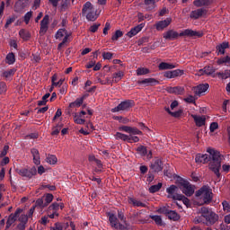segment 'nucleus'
<instances>
[{
    "mask_svg": "<svg viewBox=\"0 0 230 230\" xmlns=\"http://www.w3.org/2000/svg\"><path fill=\"white\" fill-rule=\"evenodd\" d=\"M179 184L182 186V193L186 195V197H191L193 193H195V190H193V187H191V184H190V181H186L182 178H179Z\"/></svg>",
    "mask_w": 230,
    "mask_h": 230,
    "instance_id": "nucleus-8",
    "label": "nucleus"
},
{
    "mask_svg": "<svg viewBox=\"0 0 230 230\" xmlns=\"http://www.w3.org/2000/svg\"><path fill=\"white\" fill-rule=\"evenodd\" d=\"M196 197H202L204 204H211L213 192L208 186H203L196 191Z\"/></svg>",
    "mask_w": 230,
    "mask_h": 230,
    "instance_id": "nucleus-3",
    "label": "nucleus"
},
{
    "mask_svg": "<svg viewBox=\"0 0 230 230\" xmlns=\"http://www.w3.org/2000/svg\"><path fill=\"white\" fill-rule=\"evenodd\" d=\"M49 96H51V94L48 93L41 98V101H38L39 107H42V105H46L48 103V98H49Z\"/></svg>",
    "mask_w": 230,
    "mask_h": 230,
    "instance_id": "nucleus-45",
    "label": "nucleus"
},
{
    "mask_svg": "<svg viewBox=\"0 0 230 230\" xmlns=\"http://www.w3.org/2000/svg\"><path fill=\"white\" fill-rule=\"evenodd\" d=\"M50 230H64V226L61 225V223H55L54 226L50 227Z\"/></svg>",
    "mask_w": 230,
    "mask_h": 230,
    "instance_id": "nucleus-63",
    "label": "nucleus"
},
{
    "mask_svg": "<svg viewBox=\"0 0 230 230\" xmlns=\"http://www.w3.org/2000/svg\"><path fill=\"white\" fill-rule=\"evenodd\" d=\"M8 150H10V146L5 145L0 154V157H5L6 154H8Z\"/></svg>",
    "mask_w": 230,
    "mask_h": 230,
    "instance_id": "nucleus-62",
    "label": "nucleus"
},
{
    "mask_svg": "<svg viewBox=\"0 0 230 230\" xmlns=\"http://www.w3.org/2000/svg\"><path fill=\"white\" fill-rule=\"evenodd\" d=\"M64 35H67V31L66 29H59L58 30L57 33H56V39H62V37H64Z\"/></svg>",
    "mask_w": 230,
    "mask_h": 230,
    "instance_id": "nucleus-51",
    "label": "nucleus"
},
{
    "mask_svg": "<svg viewBox=\"0 0 230 230\" xmlns=\"http://www.w3.org/2000/svg\"><path fill=\"white\" fill-rule=\"evenodd\" d=\"M179 188L176 185H171L166 189L168 193L167 199H172V200H181L184 195L177 193Z\"/></svg>",
    "mask_w": 230,
    "mask_h": 230,
    "instance_id": "nucleus-6",
    "label": "nucleus"
},
{
    "mask_svg": "<svg viewBox=\"0 0 230 230\" xmlns=\"http://www.w3.org/2000/svg\"><path fill=\"white\" fill-rule=\"evenodd\" d=\"M191 118H193L196 127H204L206 125L205 116L191 115Z\"/></svg>",
    "mask_w": 230,
    "mask_h": 230,
    "instance_id": "nucleus-22",
    "label": "nucleus"
},
{
    "mask_svg": "<svg viewBox=\"0 0 230 230\" xmlns=\"http://www.w3.org/2000/svg\"><path fill=\"white\" fill-rule=\"evenodd\" d=\"M86 19L87 21H92V22H94L96 19H98V17L96 16V13H94L93 9L88 12V13L86 14Z\"/></svg>",
    "mask_w": 230,
    "mask_h": 230,
    "instance_id": "nucleus-46",
    "label": "nucleus"
},
{
    "mask_svg": "<svg viewBox=\"0 0 230 230\" xmlns=\"http://www.w3.org/2000/svg\"><path fill=\"white\" fill-rule=\"evenodd\" d=\"M229 49V42L224 41L216 47V53L218 56L226 55V50Z\"/></svg>",
    "mask_w": 230,
    "mask_h": 230,
    "instance_id": "nucleus-16",
    "label": "nucleus"
},
{
    "mask_svg": "<svg viewBox=\"0 0 230 230\" xmlns=\"http://www.w3.org/2000/svg\"><path fill=\"white\" fill-rule=\"evenodd\" d=\"M158 69L160 71H164L166 69H175V65L167 62H162L159 64Z\"/></svg>",
    "mask_w": 230,
    "mask_h": 230,
    "instance_id": "nucleus-27",
    "label": "nucleus"
},
{
    "mask_svg": "<svg viewBox=\"0 0 230 230\" xmlns=\"http://www.w3.org/2000/svg\"><path fill=\"white\" fill-rule=\"evenodd\" d=\"M15 19H17V16H15V15H13L9 19H7V21L4 24L5 30L9 28L10 24H12L13 22H15Z\"/></svg>",
    "mask_w": 230,
    "mask_h": 230,
    "instance_id": "nucleus-55",
    "label": "nucleus"
},
{
    "mask_svg": "<svg viewBox=\"0 0 230 230\" xmlns=\"http://www.w3.org/2000/svg\"><path fill=\"white\" fill-rule=\"evenodd\" d=\"M167 92L171 94H182V93H184V88L181 86L168 87Z\"/></svg>",
    "mask_w": 230,
    "mask_h": 230,
    "instance_id": "nucleus-26",
    "label": "nucleus"
},
{
    "mask_svg": "<svg viewBox=\"0 0 230 230\" xmlns=\"http://www.w3.org/2000/svg\"><path fill=\"white\" fill-rule=\"evenodd\" d=\"M217 69L213 67V66H206L204 68L200 69L201 73H205L207 76H211Z\"/></svg>",
    "mask_w": 230,
    "mask_h": 230,
    "instance_id": "nucleus-28",
    "label": "nucleus"
},
{
    "mask_svg": "<svg viewBox=\"0 0 230 230\" xmlns=\"http://www.w3.org/2000/svg\"><path fill=\"white\" fill-rule=\"evenodd\" d=\"M123 76H125V74L123 73V71H119L117 73H114L112 75L113 82L115 84H118V82H119V80H121V78H123Z\"/></svg>",
    "mask_w": 230,
    "mask_h": 230,
    "instance_id": "nucleus-38",
    "label": "nucleus"
},
{
    "mask_svg": "<svg viewBox=\"0 0 230 230\" xmlns=\"http://www.w3.org/2000/svg\"><path fill=\"white\" fill-rule=\"evenodd\" d=\"M138 85H146V87L148 86H154V85H159V81L155 78H146L144 80H138L137 81Z\"/></svg>",
    "mask_w": 230,
    "mask_h": 230,
    "instance_id": "nucleus-14",
    "label": "nucleus"
},
{
    "mask_svg": "<svg viewBox=\"0 0 230 230\" xmlns=\"http://www.w3.org/2000/svg\"><path fill=\"white\" fill-rule=\"evenodd\" d=\"M31 154L32 155L34 164L39 166V164H40V154L39 153V150L37 148H32Z\"/></svg>",
    "mask_w": 230,
    "mask_h": 230,
    "instance_id": "nucleus-24",
    "label": "nucleus"
},
{
    "mask_svg": "<svg viewBox=\"0 0 230 230\" xmlns=\"http://www.w3.org/2000/svg\"><path fill=\"white\" fill-rule=\"evenodd\" d=\"M152 220H154L157 226H163V218H161V216H153Z\"/></svg>",
    "mask_w": 230,
    "mask_h": 230,
    "instance_id": "nucleus-57",
    "label": "nucleus"
},
{
    "mask_svg": "<svg viewBox=\"0 0 230 230\" xmlns=\"http://www.w3.org/2000/svg\"><path fill=\"white\" fill-rule=\"evenodd\" d=\"M6 89H7L6 83L0 82V94H4V93L6 92Z\"/></svg>",
    "mask_w": 230,
    "mask_h": 230,
    "instance_id": "nucleus-64",
    "label": "nucleus"
},
{
    "mask_svg": "<svg viewBox=\"0 0 230 230\" xmlns=\"http://www.w3.org/2000/svg\"><path fill=\"white\" fill-rule=\"evenodd\" d=\"M182 75H184V70L176 69L164 72V76H165V78H175L177 76H182Z\"/></svg>",
    "mask_w": 230,
    "mask_h": 230,
    "instance_id": "nucleus-17",
    "label": "nucleus"
},
{
    "mask_svg": "<svg viewBox=\"0 0 230 230\" xmlns=\"http://www.w3.org/2000/svg\"><path fill=\"white\" fill-rule=\"evenodd\" d=\"M172 24V18H166L165 20L159 21L155 23L157 31H163L164 28H168Z\"/></svg>",
    "mask_w": 230,
    "mask_h": 230,
    "instance_id": "nucleus-13",
    "label": "nucleus"
},
{
    "mask_svg": "<svg viewBox=\"0 0 230 230\" xmlns=\"http://www.w3.org/2000/svg\"><path fill=\"white\" fill-rule=\"evenodd\" d=\"M120 37H123V31L117 30L115 33L111 36V40H118V39H120Z\"/></svg>",
    "mask_w": 230,
    "mask_h": 230,
    "instance_id": "nucleus-53",
    "label": "nucleus"
},
{
    "mask_svg": "<svg viewBox=\"0 0 230 230\" xmlns=\"http://www.w3.org/2000/svg\"><path fill=\"white\" fill-rule=\"evenodd\" d=\"M34 208H39L40 209H44V208H47L46 203L44 201V197L39 198L35 201V206Z\"/></svg>",
    "mask_w": 230,
    "mask_h": 230,
    "instance_id": "nucleus-33",
    "label": "nucleus"
},
{
    "mask_svg": "<svg viewBox=\"0 0 230 230\" xmlns=\"http://www.w3.org/2000/svg\"><path fill=\"white\" fill-rule=\"evenodd\" d=\"M203 35L204 33L191 29H186L180 33L174 30H169L164 33V39L165 40H177L179 37H198V39H200Z\"/></svg>",
    "mask_w": 230,
    "mask_h": 230,
    "instance_id": "nucleus-2",
    "label": "nucleus"
},
{
    "mask_svg": "<svg viewBox=\"0 0 230 230\" xmlns=\"http://www.w3.org/2000/svg\"><path fill=\"white\" fill-rule=\"evenodd\" d=\"M156 3H159V0H144V4L147 12H152L155 8Z\"/></svg>",
    "mask_w": 230,
    "mask_h": 230,
    "instance_id": "nucleus-25",
    "label": "nucleus"
},
{
    "mask_svg": "<svg viewBox=\"0 0 230 230\" xmlns=\"http://www.w3.org/2000/svg\"><path fill=\"white\" fill-rule=\"evenodd\" d=\"M5 62L9 66H13V64H15V54H13V52L8 53L5 58Z\"/></svg>",
    "mask_w": 230,
    "mask_h": 230,
    "instance_id": "nucleus-31",
    "label": "nucleus"
},
{
    "mask_svg": "<svg viewBox=\"0 0 230 230\" xmlns=\"http://www.w3.org/2000/svg\"><path fill=\"white\" fill-rule=\"evenodd\" d=\"M150 73V69L146 67H138L137 69V76H143V75H148Z\"/></svg>",
    "mask_w": 230,
    "mask_h": 230,
    "instance_id": "nucleus-41",
    "label": "nucleus"
},
{
    "mask_svg": "<svg viewBox=\"0 0 230 230\" xmlns=\"http://www.w3.org/2000/svg\"><path fill=\"white\" fill-rule=\"evenodd\" d=\"M19 35L23 40H30V39L31 38V34H30V31H26L25 29L20 30Z\"/></svg>",
    "mask_w": 230,
    "mask_h": 230,
    "instance_id": "nucleus-30",
    "label": "nucleus"
},
{
    "mask_svg": "<svg viewBox=\"0 0 230 230\" xmlns=\"http://www.w3.org/2000/svg\"><path fill=\"white\" fill-rule=\"evenodd\" d=\"M48 24H49V15L46 14L40 22V35H46L49 28Z\"/></svg>",
    "mask_w": 230,
    "mask_h": 230,
    "instance_id": "nucleus-12",
    "label": "nucleus"
},
{
    "mask_svg": "<svg viewBox=\"0 0 230 230\" xmlns=\"http://www.w3.org/2000/svg\"><path fill=\"white\" fill-rule=\"evenodd\" d=\"M115 139H121V141H127L128 143V141H130V138H128V135H125L120 132H117L115 134Z\"/></svg>",
    "mask_w": 230,
    "mask_h": 230,
    "instance_id": "nucleus-39",
    "label": "nucleus"
},
{
    "mask_svg": "<svg viewBox=\"0 0 230 230\" xmlns=\"http://www.w3.org/2000/svg\"><path fill=\"white\" fill-rule=\"evenodd\" d=\"M199 211L205 215L206 226H213L218 222V215L208 208L203 207Z\"/></svg>",
    "mask_w": 230,
    "mask_h": 230,
    "instance_id": "nucleus-4",
    "label": "nucleus"
},
{
    "mask_svg": "<svg viewBox=\"0 0 230 230\" xmlns=\"http://www.w3.org/2000/svg\"><path fill=\"white\" fill-rule=\"evenodd\" d=\"M15 71H17L15 68L4 71L3 73V76H4V78H10V76H13L15 75Z\"/></svg>",
    "mask_w": 230,
    "mask_h": 230,
    "instance_id": "nucleus-52",
    "label": "nucleus"
},
{
    "mask_svg": "<svg viewBox=\"0 0 230 230\" xmlns=\"http://www.w3.org/2000/svg\"><path fill=\"white\" fill-rule=\"evenodd\" d=\"M154 179H155V175H154V172L149 171L148 173H147L146 181L149 182V183L153 182Z\"/></svg>",
    "mask_w": 230,
    "mask_h": 230,
    "instance_id": "nucleus-60",
    "label": "nucleus"
},
{
    "mask_svg": "<svg viewBox=\"0 0 230 230\" xmlns=\"http://www.w3.org/2000/svg\"><path fill=\"white\" fill-rule=\"evenodd\" d=\"M31 17H33V12L31 11H29L24 14L23 21L25 24H30V20L31 19Z\"/></svg>",
    "mask_w": 230,
    "mask_h": 230,
    "instance_id": "nucleus-49",
    "label": "nucleus"
},
{
    "mask_svg": "<svg viewBox=\"0 0 230 230\" xmlns=\"http://www.w3.org/2000/svg\"><path fill=\"white\" fill-rule=\"evenodd\" d=\"M128 204H132V206L134 208H146V203H143L142 201L137 200V199H135V198H132V197H129L128 199Z\"/></svg>",
    "mask_w": 230,
    "mask_h": 230,
    "instance_id": "nucleus-23",
    "label": "nucleus"
},
{
    "mask_svg": "<svg viewBox=\"0 0 230 230\" xmlns=\"http://www.w3.org/2000/svg\"><path fill=\"white\" fill-rule=\"evenodd\" d=\"M136 105V102H134V100H126L124 102H121L118 106L111 109V112H119L120 111H128L132 107Z\"/></svg>",
    "mask_w": 230,
    "mask_h": 230,
    "instance_id": "nucleus-5",
    "label": "nucleus"
},
{
    "mask_svg": "<svg viewBox=\"0 0 230 230\" xmlns=\"http://www.w3.org/2000/svg\"><path fill=\"white\" fill-rule=\"evenodd\" d=\"M26 6H28V0H18L14 4V12L19 13L22 12Z\"/></svg>",
    "mask_w": 230,
    "mask_h": 230,
    "instance_id": "nucleus-19",
    "label": "nucleus"
},
{
    "mask_svg": "<svg viewBox=\"0 0 230 230\" xmlns=\"http://www.w3.org/2000/svg\"><path fill=\"white\" fill-rule=\"evenodd\" d=\"M208 154H197L195 156V163L197 164H208L209 163V170L215 173L217 179H220V168H222V158L224 157L220 151L215 148L208 147Z\"/></svg>",
    "mask_w": 230,
    "mask_h": 230,
    "instance_id": "nucleus-1",
    "label": "nucleus"
},
{
    "mask_svg": "<svg viewBox=\"0 0 230 230\" xmlns=\"http://www.w3.org/2000/svg\"><path fill=\"white\" fill-rule=\"evenodd\" d=\"M44 199V202H45V206H49V204H51V202H53V194L51 193H47L45 196H43Z\"/></svg>",
    "mask_w": 230,
    "mask_h": 230,
    "instance_id": "nucleus-42",
    "label": "nucleus"
},
{
    "mask_svg": "<svg viewBox=\"0 0 230 230\" xmlns=\"http://www.w3.org/2000/svg\"><path fill=\"white\" fill-rule=\"evenodd\" d=\"M16 172L19 173L21 177L31 179L32 177H34V175H37V168L33 166L31 168L16 169Z\"/></svg>",
    "mask_w": 230,
    "mask_h": 230,
    "instance_id": "nucleus-7",
    "label": "nucleus"
},
{
    "mask_svg": "<svg viewBox=\"0 0 230 230\" xmlns=\"http://www.w3.org/2000/svg\"><path fill=\"white\" fill-rule=\"evenodd\" d=\"M74 121L76 123V125H84L85 124V119H82V117H78V114H75L74 116Z\"/></svg>",
    "mask_w": 230,
    "mask_h": 230,
    "instance_id": "nucleus-48",
    "label": "nucleus"
},
{
    "mask_svg": "<svg viewBox=\"0 0 230 230\" xmlns=\"http://www.w3.org/2000/svg\"><path fill=\"white\" fill-rule=\"evenodd\" d=\"M160 213L165 215L169 220H173V222H177L181 219V216L175 210H170L166 208H163L159 209Z\"/></svg>",
    "mask_w": 230,
    "mask_h": 230,
    "instance_id": "nucleus-9",
    "label": "nucleus"
},
{
    "mask_svg": "<svg viewBox=\"0 0 230 230\" xmlns=\"http://www.w3.org/2000/svg\"><path fill=\"white\" fill-rule=\"evenodd\" d=\"M206 13H208V10H206L204 8H199V9L194 10L190 13V18L191 19H200V17H202V15H206Z\"/></svg>",
    "mask_w": 230,
    "mask_h": 230,
    "instance_id": "nucleus-21",
    "label": "nucleus"
},
{
    "mask_svg": "<svg viewBox=\"0 0 230 230\" xmlns=\"http://www.w3.org/2000/svg\"><path fill=\"white\" fill-rule=\"evenodd\" d=\"M84 104V99L77 98L75 102L69 103L70 109H75L78 107H82Z\"/></svg>",
    "mask_w": 230,
    "mask_h": 230,
    "instance_id": "nucleus-32",
    "label": "nucleus"
},
{
    "mask_svg": "<svg viewBox=\"0 0 230 230\" xmlns=\"http://www.w3.org/2000/svg\"><path fill=\"white\" fill-rule=\"evenodd\" d=\"M21 224H28V216L27 215H21L18 218Z\"/></svg>",
    "mask_w": 230,
    "mask_h": 230,
    "instance_id": "nucleus-61",
    "label": "nucleus"
},
{
    "mask_svg": "<svg viewBox=\"0 0 230 230\" xmlns=\"http://www.w3.org/2000/svg\"><path fill=\"white\" fill-rule=\"evenodd\" d=\"M137 152L139 154V155H141V157H145L148 154V149L145 146H139L137 147Z\"/></svg>",
    "mask_w": 230,
    "mask_h": 230,
    "instance_id": "nucleus-36",
    "label": "nucleus"
},
{
    "mask_svg": "<svg viewBox=\"0 0 230 230\" xmlns=\"http://www.w3.org/2000/svg\"><path fill=\"white\" fill-rule=\"evenodd\" d=\"M217 64V66H222V64H226V66H230V57L226 56L224 58H218Z\"/></svg>",
    "mask_w": 230,
    "mask_h": 230,
    "instance_id": "nucleus-37",
    "label": "nucleus"
},
{
    "mask_svg": "<svg viewBox=\"0 0 230 230\" xmlns=\"http://www.w3.org/2000/svg\"><path fill=\"white\" fill-rule=\"evenodd\" d=\"M46 159L49 164H57V162L58 161L55 155H48Z\"/></svg>",
    "mask_w": 230,
    "mask_h": 230,
    "instance_id": "nucleus-43",
    "label": "nucleus"
},
{
    "mask_svg": "<svg viewBox=\"0 0 230 230\" xmlns=\"http://www.w3.org/2000/svg\"><path fill=\"white\" fill-rule=\"evenodd\" d=\"M107 217L109 218V222L111 224V226L113 229H117L118 230L119 227V223H118L119 222L118 217L115 214L111 213V212L107 213Z\"/></svg>",
    "mask_w": 230,
    "mask_h": 230,
    "instance_id": "nucleus-15",
    "label": "nucleus"
},
{
    "mask_svg": "<svg viewBox=\"0 0 230 230\" xmlns=\"http://www.w3.org/2000/svg\"><path fill=\"white\" fill-rule=\"evenodd\" d=\"M114 54L112 52H103L102 58L104 60H111Z\"/></svg>",
    "mask_w": 230,
    "mask_h": 230,
    "instance_id": "nucleus-58",
    "label": "nucleus"
},
{
    "mask_svg": "<svg viewBox=\"0 0 230 230\" xmlns=\"http://www.w3.org/2000/svg\"><path fill=\"white\" fill-rule=\"evenodd\" d=\"M194 6L200 8L201 6H209L211 4V0H195L193 2Z\"/></svg>",
    "mask_w": 230,
    "mask_h": 230,
    "instance_id": "nucleus-29",
    "label": "nucleus"
},
{
    "mask_svg": "<svg viewBox=\"0 0 230 230\" xmlns=\"http://www.w3.org/2000/svg\"><path fill=\"white\" fill-rule=\"evenodd\" d=\"M22 212V208H17L14 213L10 214L6 222L5 229H10V227H12L13 224H15V222L17 221V217H19V214Z\"/></svg>",
    "mask_w": 230,
    "mask_h": 230,
    "instance_id": "nucleus-10",
    "label": "nucleus"
},
{
    "mask_svg": "<svg viewBox=\"0 0 230 230\" xmlns=\"http://www.w3.org/2000/svg\"><path fill=\"white\" fill-rule=\"evenodd\" d=\"M150 169L153 170L155 173H159V172H163V161L161 160V158L154 159L150 164Z\"/></svg>",
    "mask_w": 230,
    "mask_h": 230,
    "instance_id": "nucleus-11",
    "label": "nucleus"
},
{
    "mask_svg": "<svg viewBox=\"0 0 230 230\" xmlns=\"http://www.w3.org/2000/svg\"><path fill=\"white\" fill-rule=\"evenodd\" d=\"M166 112H168V114H170L171 116H172L173 118H179V116H181V111H170V108H166L165 109Z\"/></svg>",
    "mask_w": 230,
    "mask_h": 230,
    "instance_id": "nucleus-56",
    "label": "nucleus"
},
{
    "mask_svg": "<svg viewBox=\"0 0 230 230\" xmlns=\"http://www.w3.org/2000/svg\"><path fill=\"white\" fill-rule=\"evenodd\" d=\"M161 188H163V183L159 182L156 185H152L149 188V193H157V191H159V190H161Z\"/></svg>",
    "mask_w": 230,
    "mask_h": 230,
    "instance_id": "nucleus-44",
    "label": "nucleus"
},
{
    "mask_svg": "<svg viewBox=\"0 0 230 230\" xmlns=\"http://www.w3.org/2000/svg\"><path fill=\"white\" fill-rule=\"evenodd\" d=\"M129 134H132L133 136H143V131L139 130L136 127H131L129 130Z\"/></svg>",
    "mask_w": 230,
    "mask_h": 230,
    "instance_id": "nucleus-50",
    "label": "nucleus"
},
{
    "mask_svg": "<svg viewBox=\"0 0 230 230\" xmlns=\"http://www.w3.org/2000/svg\"><path fill=\"white\" fill-rule=\"evenodd\" d=\"M59 208H60V204H58V202H54V203H52V204L49 207L48 212H49V211H56V212H57V210L59 209Z\"/></svg>",
    "mask_w": 230,
    "mask_h": 230,
    "instance_id": "nucleus-54",
    "label": "nucleus"
},
{
    "mask_svg": "<svg viewBox=\"0 0 230 230\" xmlns=\"http://www.w3.org/2000/svg\"><path fill=\"white\" fill-rule=\"evenodd\" d=\"M93 11V4H91V2H86L84 5H83V9H82V13L83 15H85L87 13V12H92Z\"/></svg>",
    "mask_w": 230,
    "mask_h": 230,
    "instance_id": "nucleus-35",
    "label": "nucleus"
},
{
    "mask_svg": "<svg viewBox=\"0 0 230 230\" xmlns=\"http://www.w3.org/2000/svg\"><path fill=\"white\" fill-rule=\"evenodd\" d=\"M145 28V23H140L133 28L127 33V36L129 37V39H132V37H135V35L138 34L141 30Z\"/></svg>",
    "mask_w": 230,
    "mask_h": 230,
    "instance_id": "nucleus-18",
    "label": "nucleus"
},
{
    "mask_svg": "<svg viewBox=\"0 0 230 230\" xmlns=\"http://www.w3.org/2000/svg\"><path fill=\"white\" fill-rule=\"evenodd\" d=\"M195 224H205L206 225V214L201 213L200 216H198L194 219Z\"/></svg>",
    "mask_w": 230,
    "mask_h": 230,
    "instance_id": "nucleus-40",
    "label": "nucleus"
},
{
    "mask_svg": "<svg viewBox=\"0 0 230 230\" xmlns=\"http://www.w3.org/2000/svg\"><path fill=\"white\" fill-rule=\"evenodd\" d=\"M222 206L224 211H226V213H230V203L228 201L224 200L222 202Z\"/></svg>",
    "mask_w": 230,
    "mask_h": 230,
    "instance_id": "nucleus-59",
    "label": "nucleus"
},
{
    "mask_svg": "<svg viewBox=\"0 0 230 230\" xmlns=\"http://www.w3.org/2000/svg\"><path fill=\"white\" fill-rule=\"evenodd\" d=\"M218 78H221V80H227V78H230V70H225L224 72H217L216 74Z\"/></svg>",
    "mask_w": 230,
    "mask_h": 230,
    "instance_id": "nucleus-34",
    "label": "nucleus"
},
{
    "mask_svg": "<svg viewBox=\"0 0 230 230\" xmlns=\"http://www.w3.org/2000/svg\"><path fill=\"white\" fill-rule=\"evenodd\" d=\"M119 223V228L118 230H130V224L128 222H127V219L125 220V222Z\"/></svg>",
    "mask_w": 230,
    "mask_h": 230,
    "instance_id": "nucleus-47",
    "label": "nucleus"
},
{
    "mask_svg": "<svg viewBox=\"0 0 230 230\" xmlns=\"http://www.w3.org/2000/svg\"><path fill=\"white\" fill-rule=\"evenodd\" d=\"M209 89V84H202L194 87V93L196 96H200L203 93H206Z\"/></svg>",
    "mask_w": 230,
    "mask_h": 230,
    "instance_id": "nucleus-20",
    "label": "nucleus"
}]
</instances>
